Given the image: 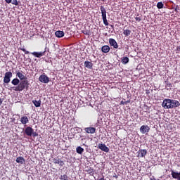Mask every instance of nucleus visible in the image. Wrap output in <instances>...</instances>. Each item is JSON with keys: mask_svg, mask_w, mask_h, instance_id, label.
<instances>
[{"mask_svg": "<svg viewBox=\"0 0 180 180\" xmlns=\"http://www.w3.org/2000/svg\"><path fill=\"white\" fill-rule=\"evenodd\" d=\"M6 4H12V0H5Z\"/></svg>", "mask_w": 180, "mask_h": 180, "instance_id": "nucleus-36", "label": "nucleus"}, {"mask_svg": "<svg viewBox=\"0 0 180 180\" xmlns=\"http://www.w3.org/2000/svg\"><path fill=\"white\" fill-rule=\"evenodd\" d=\"M109 44L110 46H112L114 49H117L119 47V45H117V42L115 39L110 38L109 39Z\"/></svg>", "mask_w": 180, "mask_h": 180, "instance_id": "nucleus-12", "label": "nucleus"}, {"mask_svg": "<svg viewBox=\"0 0 180 180\" xmlns=\"http://www.w3.org/2000/svg\"><path fill=\"white\" fill-rule=\"evenodd\" d=\"M115 176V179H117V176L115 175V176Z\"/></svg>", "mask_w": 180, "mask_h": 180, "instance_id": "nucleus-39", "label": "nucleus"}, {"mask_svg": "<svg viewBox=\"0 0 180 180\" xmlns=\"http://www.w3.org/2000/svg\"><path fill=\"white\" fill-rule=\"evenodd\" d=\"M55 34L56 36V37H58L59 39L61 37H64V32L63 31H56L55 32Z\"/></svg>", "mask_w": 180, "mask_h": 180, "instance_id": "nucleus-22", "label": "nucleus"}, {"mask_svg": "<svg viewBox=\"0 0 180 180\" xmlns=\"http://www.w3.org/2000/svg\"><path fill=\"white\" fill-rule=\"evenodd\" d=\"M76 153H77V154H82L84 153V148L81 146H78L76 148Z\"/></svg>", "mask_w": 180, "mask_h": 180, "instance_id": "nucleus-25", "label": "nucleus"}, {"mask_svg": "<svg viewBox=\"0 0 180 180\" xmlns=\"http://www.w3.org/2000/svg\"><path fill=\"white\" fill-rule=\"evenodd\" d=\"M60 180H68V176L67 174L61 175L60 177Z\"/></svg>", "mask_w": 180, "mask_h": 180, "instance_id": "nucleus-30", "label": "nucleus"}, {"mask_svg": "<svg viewBox=\"0 0 180 180\" xmlns=\"http://www.w3.org/2000/svg\"><path fill=\"white\" fill-rule=\"evenodd\" d=\"M180 103L179 101L176 100H172V109H174L175 108H179Z\"/></svg>", "mask_w": 180, "mask_h": 180, "instance_id": "nucleus-17", "label": "nucleus"}, {"mask_svg": "<svg viewBox=\"0 0 180 180\" xmlns=\"http://www.w3.org/2000/svg\"><path fill=\"white\" fill-rule=\"evenodd\" d=\"M32 103L34 105L36 108H40V106H41V100H33Z\"/></svg>", "mask_w": 180, "mask_h": 180, "instance_id": "nucleus-21", "label": "nucleus"}, {"mask_svg": "<svg viewBox=\"0 0 180 180\" xmlns=\"http://www.w3.org/2000/svg\"><path fill=\"white\" fill-rule=\"evenodd\" d=\"M84 131L88 134H94V133H95V131H96V128L92 127H86V128H84Z\"/></svg>", "mask_w": 180, "mask_h": 180, "instance_id": "nucleus-11", "label": "nucleus"}, {"mask_svg": "<svg viewBox=\"0 0 180 180\" xmlns=\"http://www.w3.org/2000/svg\"><path fill=\"white\" fill-rule=\"evenodd\" d=\"M20 50L24 51L25 54H30V52H29V51H26L25 48H20Z\"/></svg>", "mask_w": 180, "mask_h": 180, "instance_id": "nucleus-32", "label": "nucleus"}, {"mask_svg": "<svg viewBox=\"0 0 180 180\" xmlns=\"http://www.w3.org/2000/svg\"><path fill=\"white\" fill-rule=\"evenodd\" d=\"M29 85H30V84L29 83L28 80H22L20 82L18 86H13L12 89L16 92H22V91H24V89L27 91V89H29Z\"/></svg>", "mask_w": 180, "mask_h": 180, "instance_id": "nucleus-1", "label": "nucleus"}, {"mask_svg": "<svg viewBox=\"0 0 180 180\" xmlns=\"http://www.w3.org/2000/svg\"><path fill=\"white\" fill-rule=\"evenodd\" d=\"M129 59L127 56L121 58V63L124 65L127 64L129 63Z\"/></svg>", "mask_w": 180, "mask_h": 180, "instance_id": "nucleus-23", "label": "nucleus"}, {"mask_svg": "<svg viewBox=\"0 0 180 180\" xmlns=\"http://www.w3.org/2000/svg\"><path fill=\"white\" fill-rule=\"evenodd\" d=\"M20 80L18 78H15L11 81V84L14 85L15 86H18V84H20Z\"/></svg>", "mask_w": 180, "mask_h": 180, "instance_id": "nucleus-24", "label": "nucleus"}, {"mask_svg": "<svg viewBox=\"0 0 180 180\" xmlns=\"http://www.w3.org/2000/svg\"><path fill=\"white\" fill-rule=\"evenodd\" d=\"M98 148H99V150H101V151H104V153H109L110 151L109 148H108V146H106L105 143H98Z\"/></svg>", "mask_w": 180, "mask_h": 180, "instance_id": "nucleus-7", "label": "nucleus"}, {"mask_svg": "<svg viewBox=\"0 0 180 180\" xmlns=\"http://www.w3.org/2000/svg\"><path fill=\"white\" fill-rule=\"evenodd\" d=\"M84 67L85 68H88V70H92L94 68V63H92V62L90 61H85Z\"/></svg>", "mask_w": 180, "mask_h": 180, "instance_id": "nucleus-15", "label": "nucleus"}, {"mask_svg": "<svg viewBox=\"0 0 180 180\" xmlns=\"http://www.w3.org/2000/svg\"><path fill=\"white\" fill-rule=\"evenodd\" d=\"M101 51L105 53H109V51H110V47L108 45H104L101 48Z\"/></svg>", "mask_w": 180, "mask_h": 180, "instance_id": "nucleus-19", "label": "nucleus"}, {"mask_svg": "<svg viewBox=\"0 0 180 180\" xmlns=\"http://www.w3.org/2000/svg\"><path fill=\"white\" fill-rule=\"evenodd\" d=\"M15 161L18 164H25V158L22 156L18 157Z\"/></svg>", "mask_w": 180, "mask_h": 180, "instance_id": "nucleus-20", "label": "nucleus"}, {"mask_svg": "<svg viewBox=\"0 0 180 180\" xmlns=\"http://www.w3.org/2000/svg\"><path fill=\"white\" fill-rule=\"evenodd\" d=\"M52 162L53 164H58L60 167H64V161L61 160L60 158H54L52 159Z\"/></svg>", "mask_w": 180, "mask_h": 180, "instance_id": "nucleus-9", "label": "nucleus"}, {"mask_svg": "<svg viewBox=\"0 0 180 180\" xmlns=\"http://www.w3.org/2000/svg\"><path fill=\"white\" fill-rule=\"evenodd\" d=\"M12 5H15V6H18L19 5V3H18V0H13L11 1Z\"/></svg>", "mask_w": 180, "mask_h": 180, "instance_id": "nucleus-31", "label": "nucleus"}, {"mask_svg": "<svg viewBox=\"0 0 180 180\" xmlns=\"http://www.w3.org/2000/svg\"><path fill=\"white\" fill-rule=\"evenodd\" d=\"M135 20L136 22H140L141 20H143V15L137 14L136 16L135 17Z\"/></svg>", "mask_w": 180, "mask_h": 180, "instance_id": "nucleus-26", "label": "nucleus"}, {"mask_svg": "<svg viewBox=\"0 0 180 180\" xmlns=\"http://www.w3.org/2000/svg\"><path fill=\"white\" fill-rule=\"evenodd\" d=\"M100 180H102V179H101Z\"/></svg>", "mask_w": 180, "mask_h": 180, "instance_id": "nucleus-41", "label": "nucleus"}, {"mask_svg": "<svg viewBox=\"0 0 180 180\" xmlns=\"http://www.w3.org/2000/svg\"><path fill=\"white\" fill-rule=\"evenodd\" d=\"M39 81H40V82H42V84H49L50 82V78L47 77V75L44 74L39 76Z\"/></svg>", "mask_w": 180, "mask_h": 180, "instance_id": "nucleus-6", "label": "nucleus"}, {"mask_svg": "<svg viewBox=\"0 0 180 180\" xmlns=\"http://www.w3.org/2000/svg\"><path fill=\"white\" fill-rule=\"evenodd\" d=\"M172 176L174 178V179L180 180V172L172 170Z\"/></svg>", "mask_w": 180, "mask_h": 180, "instance_id": "nucleus-14", "label": "nucleus"}, {"mask_svg": "<svg viewBox=\"0 0 180 180\" xmlns=\"http://www.w3.org/2000/svg\"><path fill=\"white\" fill-rule=\"evenodd\" d=\"M12 72H6L4 77V84H9L11 82V79L13 77Z\"/></svg>", "mask_w": 180, "mask_h": 180, "instance_id": "nucleus-5", "label": "nucleus"}, {"mask_svg": "<svg viewBox=\"0 0 180 180\" xmlns=\"http://www.w3.org/2000/svg\"><path fill=\"white\" fill-rule=\"evenodd\" d=\"M162 108L165 109H172V99L165 98L162 103Z\"/></svg>", "mask_w": 180, "mask_h": 180, "instance_id": "nucleus-4", "label": "nucleus"}, {"mask_svg": "<svg viewBox=\"0 0 180 180\" xmlns=\"http://www.w3.org/2000/svg\"><path fill=\"white\" fill-rule=\"evenodd\" d=\"M140 131L142 134H146V133H148V131H150V127L148 125H142L140 128Z\"/></svg>", "mask_w": 180, "mask_h": 180, "instance_id": "nucleus-10", "label": "nucleus"}, {"mask_svg": "<svg viewBox=\"0 0 180 180\" xmlns=\"http://www.w3.org/2000/svg\"><path fill=\"white\" fill-rule=\"evenodd\" d=\"M165 88L166 89H171L172 88V84L168 82H165Z\"/></svg>", "mask_w": 180, "mask_h": 180, "instance_id": "nucleus-28", "label": "nucleus"}, {"mask_svg": "<svg viewBox=\"0 0 180 180\" xmlns=\"http://www.w3.org/2000/svg\"><path fill=\"white\" fill-rule=\"evenodd\" d=\"M146 155H147V150L140 149L139 151L138 157L143 158V157H146Z\"/></svg>", "mask_w": 180, "mask_h": 180, "instance_id": "nucleus-16", "label": "nucleus"}, {"mask_svg": "<svg viewBox=\"0 0 180 180\" xmlns=\"http://www.w3.org/2000/svg\"><path fill=\"white\" fill-rule=\"evenodd\" d=\"M31 54L34 57H37V58H40V57H43V56L46 54V50L43 52H32Z\"/></svg>", "mask_w": 180, "mask_h": 180, "instance_id": "nucleus-13", "label": "nucleus"}, {"mask_svg": "<svg viewBox=\"0 0 180 180\" xmlns=\"http://www.w3.org/2000/svg\"><path fill=\"white\" fill-rule=\"evenodd\" d=\"M94 172V169H91L90 170H89V172L90 173H91V172Z\"/></svg>", "mask_w": 180, "mask_h": 180, "instance_id": "nucleus-38", "label": "nucleus"}, {"mask_svg": "<svg viewBox=\"0 0 180 180\" xmlns=\"http://www.w3.org/2000/svg\"><path fill=\"white\" fill-rule=\"evenodd\" d=\"M20 122H21L22 124H27V123H29V117H27V116H26V115L22 116L20 118Z\"/></svg>", "mask_w": 180, "mask_h": 180, "instance_id": "nucleus-18", "label": "nucleus"}, {"mask_svg": "<svg viewBox=\"0 0 180 180\" xmlns=\"http://www.w3.org/2000/svg\"><path fill=\"white\" fill-rule=\"evenodd\" d=\"M16 77L19 78L20 81H27V77L23 75V73L20 72V71H16Z\"/></svg>", "mask_w": 180, "mask_h": 180, "instance_id": "nucleus-8", "label": "nucleus"}, {"mask_svg": "<svg viewBox=\"0 0 180 180\" xmlns=\"http://www.w3.org/2000/svg\"><path fill=\"white\" fill-rule=\"evenodd\" d=\"M176 51H177L176 53L180 52V45L176 47Z\"/></svg>", "mask_w": 180, "mask_h": 180, "instance_id": "nucleus-35", "label": "nucleus"}, {"mask_svg": "<svg viewBox=\"0 0 180 180\" xmlns=\"http://www.w3.org/2000/svg\"><path fill=\"white\" fill-rule=\"evenodd\" d=\"M24 134L25 136H27L28 137H32V136L33 137H37V136H39V134L34 131V129H33L32 127H25V129H24Z\"/></svg>", "mask_w": 180, "mask_h": 180, "instance_id": "nucleus-2", "label": "nucleus"}, {"mask_svg": "<svg viewBox=\"0 0 180 180\" xmlns=\"http://www.w3.org/2000/svg\"><path fill=\"white\" fill-rule=\"evenodd\" d=\"M131 34V31L130 30H124L123 34H124V36H130Z\"/></svg>", "mask_w": 180, "mask_h": 180, "instance_id": "nucleus-27", "label": "nucleus"}, {"mask_svg": "<svg viewBox=\"0 0 180 180\" xmlns=\"http://www.w3.org/2000/svg\"><path fill=\"white\" fill-rule=\"evenodd\" d=\"M110 26H111L112 27H113V25H111Z\"/></svg>", "mask_w": 180, "mask_h": 180, "instance_id": "nucleus-40", "label": "nucleus"}, {"mask_svg": "<svg viewBox=\"0 0 180 180\" xmlns=\"http://www.w3.org/2000/svg\"><path fill=\"white\" fill-rule=\"evenodd\" d=\"M127 103H130V101H122L120 102V105H127Z\"/></svg>", "mask_w": 180, "mask_h": 180, "instance_id": "nucleus-33", "label": "nucleus"}, {"mask_svg": "<svg viewBox=\"0 0 180 180\" xmlns=\"http://www.w3.org/2000/svg\"><path fill=\"white\" fill-rule=\"evenodd\" d=\"M157 8L158 9H162V8H164V4H162V2H158L157 4Z\"/></svg>", "mask_w": 180, "mask_h": 180, "instance_id": "nucleus-29", "label": "nucleus"}, {"mask_svg": "<svg viewBox=\"0 0 180 180\" xmlns=\"http://www.w3.org/2000/svg\"><path fill=\"white\" fill-rule=\"evenodd\" d=\"M3 102H4V99L0 98V105H2Z\"/></svg>", "mask_w": 180, "mask_h": 180, "instance_id": "nucleus-37", "label": "nucleus"}, {"mask_svg": "<svg viewBox=\"0 0 180 180\" xmlns=\"http://www.w3.org/2000/svg\"><path fill=\"white\" fill-rule=\"evenodd\" d=\"M82 33H84V34H86V36H89V33H88L87 31H82Z\"/></svg>", "mask_w": 180, "mask_h": 180, "instance_id": "nucleus-34", "label": "nucleus"}, {"mask_svg": "<svg viewBox=\"0 0 180 180\" xmlns=\"http://www.w3.org/2000/svg\"><path fill=\"white\" fill-rule=\"evenodd\" d=\"M100 9L101 11V16H102L103 24L105 25V26H109L108 18H106V8H105V6H101Z\"/></svg>", "mask_w": 180, "mask_h": 180, "instance_id": "nucleus-3", "label": "nucleus"}]
</instances>
